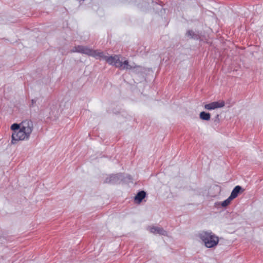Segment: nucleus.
<instances>
[{"mask_svg":"<svg viewBox=\"0 0 263 263\" xmlns=\"http://www.w3.org/2000/svg\"><path fill=\"white\" fill-rule=\"evenodd\" d=\"M12 134L11 143L15 144L18 141L28 140L33 131V124L30 120H25L20 123H14L11 125Z\"/></svg>","mask_w":263,"mask_h":263,"instance_id":"nucleus-1","label":"nucleus"},{"mask_svg":"<svg viewBox=\"0 0 263 263\" xmlns=\"http://www.w3.org/2000/svg\"><path fill=\"white\" fill-rule=\"evenodd\" d=\"M72 51L86 54L95 57L96 59H103L109 64L114 65L117 67H122V62L120 61V56L119 55L107 57L104 55L103 52L100 50H92L83 46L75 47L74 49L72 50Z\"/></svg>","mask_w":263,"mask_h":263,"instance_id":"nucleus-2","label":"nucleus"},{"mask_svg":"<svg viewBox=\"0 0 263 263\" xmlns=\"http://www.w3.org/2000/svg\"><path fill=\"white\" fill-rule=\"evenodd\" d=\"M199 237L204 243L207 248H212L216 246L219 241V238L212 232H202L199 234Z\"/></svg>","mask_w":263,"mask_h":263,"instance_id":"nucleus-3","label":"nucleus"},{"mask_svg":"<svg viewBox=\"0 0 263 263\" xmlns=\"http://www.w3.org/2000/svg\"><path fill=\"white\" fill-rule=\"evenodd\" d=\"M225 103L223 101H220L217 102H213L204 105V107L207 110H213L218 108L224 107Z\"/></svg>","mask_w":263,"mask_h":263,"instance_id":"nucleus-4","label":"nucleus"},{"mask_svg":"<svg viewBox=\"0 0 263 263\" xmlns=\"http://www.w3.org/2000/svg\"><path fill=\"white\" fill-rule=\"evenodd\" d=\"M145 196L146 193L144 191H141L139 192L135 197V202L138 204L140 203L142 200L145 197Z\"/></svg>","mask_w":263,"mask_h":263,"instance_id":"nucleus-5","label":"nucleus"},{"mask_svg":"<svg viewBox=\"0 0 263 263\" xmlns=\"http://www.w3.org/2000/svg\"><path fill=\"white\" fill-rule=\"evenodd\" d=\"M241 190V187L240 186L237 185L235 186L231 194V195L230 196V198L233 199L236 198L238 196L239 193H240Z\"/></svg>","mask_w":263,"mask_h":263,"instance_id":"nucleus-6","label":"nucleus"},{"mask_svg":"<svg viewBox=\"0 0 263 263\" xmlns=\"http://www.w3.org/2000/svg\"><path fill=\"white\" fill-rule=\"evenodd\" d=\"M150 232L154 234H164L165 232L163 230L158 227H152L150 228Z\"/></svg>","mask_w":263,"mask_h":263,"instance_id":"nucleus-7","label":"nucleus"},{"mask_svg":"<svg viewBox=\"0 0 263 263\" xmlns=\"http://www.w3.org/2000/svg\"><path fill=\"white\" fill-rule=\"evenodd\" d=\"M199 117L203 120L209 121L211 118V115L210 113L202 111L200 113Z\"/></svg>","mask_w":263,"mask_h":263,"instance_id":"nucleus-8","label":"nucleus"},{"mask_svg":"<svg viewBox=\"0 0 263 263\" xmlns=\"http://www.w3.org/2000/svg\"><path fill=\"white\" fill-rule=\"evenodd\" d=\"M122 69H131L133 68H136V66H133L129 64L128 61L127 60L124 61L122 62V67H120Z\"/></svg>","mask_w":263,"mask_h":263,"instance_id":"nucleus-9","label":"nucleus"},{"mask_svg":"<svg viewBox=\"0 0 263 263\" xmlns=\"http://www.w3.org/2000/svg\"><path fill=\"white\" fill-rule=\"evenodd\" d=\"M232 200V199L230 198V197H229L227 199L221 203V205L223 207L227 206L230 203Z\"/></svg>","mask_w":263,"mask_h":263,"instance_id":"nucleus-10","label":"nucleus"},{"mask_svg":"<svg viewBox=\"0 0 263 263\" xmlns=\"http://www.w3.org/2000/svg\"><path fill=\"white\" fill-rule=\"evenodd\" d=\"M192 33H193V31H189L187 32V34L188 35H192Z\"/></svg>","mask_w":263,"mask_h":263,"instance_id":"nucleus-11","label":"nucleus"}]
</instances>
